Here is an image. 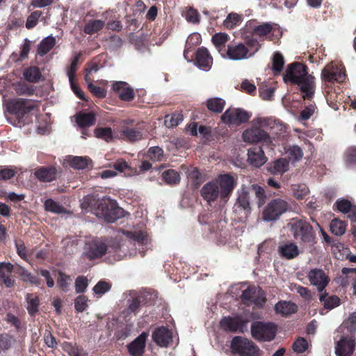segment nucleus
I'll use <instances>...</instances> for the list:
<instances>
[{"instance_id": "f257e3e1", "label": "nucleus", "mask_w": 356, "mask_h": 356, "mask_svg": "<svg viewBox=\"0 0 356 356\" xmlns=\"http://www.w3.org/2000/svg\"><path fill=\"white\" fill-rule=\"evenodd\" d=\"M285 83L291 82L298 84L304 99H310L313 97L315 89L314 77L307 72L305 65L293 63L290 64L283 76Z\"/></svg>"}, {"instance_id": "f03ea898", "label": "nucleus", "mask_w": 356, "mask_h": 356, "mask_svg": "<svg viewBox=\"0 0 356 356\" xmlns=\"http://www.w3.org/2000/svg\"><path fill=\"white\" fill-rule=\"evenodd\" d=\"M120 232L128 239V242L127 244L124 243L119 245L116 250L118 256L131 257L138 253L143 257L145 252L149 248V240L147 234L135 228Z\"/></svg>"}, {"instance_id": "7ed1b4c3", "label": "nucleus", "mask_w": 356, "mask_h": 356, "mask_svg": "<svg viewBox=\"0 0 356 356\" xmlns=\"http://www.w3.org/2000/svg\"><path fill=\"white\" fill-rule=\"evenodd\" d=\"M235 186V179H212L202 188L201 195L209 204L218 197L226 202Z\"/></svg>"}, {"instance_id": "20e7f679", "label": "nucleus", "mask_w": 356, "mask_h": 356, "mask_svg": "<svg viewBox=\"0 0 356 356\" xmlns=\"http://www.w3.org/2000/svg\"><path fill=\"white\" fill-rule=\"evenodd\" d=\"M258 120L255 118L251 122L252 127L245 129L242 134V139L245 143L253 144L263 143L269 145L272 142L271 136L265 130L261 123L257 124L255 121Z\"/></svg>"}, {"instance_id": "39448f33", "label": "nucleus", "mask_w": 356, "mask_h": 356, "mask_svg": "<svg viewBox=\"0 0 356 356\" xmlns=\"http://www.w3.org/2000/svg\"><path fill=\"white\" fill-rule=\"evenodd\" d=\"M95 213L108 222H114L121 215V209L117 207L109 198L104 197L97 201Z\"/></svg>"}, {"instance_id": "423d86ee", "label": "nucleus", "mask_w": 356, "mask_h": 356, "mask_svg": "<svg viewBox=\"0 0 356 356\" xmlns=\"http://www.w3.org/2000/svg\"><path fill=\"white\" fill-rule=\"evenodd\" d=\"M251 334L254 339L260 341H270L274 339L277 326L270 322L254 321L251 325Z\"/></svg>"}, {"instance_id": "0eeeda50", "label": "nucleus", "mask_w": 356, "mask_h": 356, "mask_svg": "<svg viewBox=\"0 0 356 356\" xmlns=\"http://www.w3.org/2000/svg\"><path fill=\"white\" fill-rule=\"evenodd\" d=\"M291 231L293 237L301 243L312 244L315 234L312 227L305 220H300L291 225Z\"/></svg>"}, {"instance_id": "6e6552de", "label": "nucleus", "mask_w": 356, "mask_h": 356, "mask_svg": "<svg viewBox=\"0 0 356 356\" xmlns=\"http://www.w3.org/2000/svg\"><path fill=\"white\" fill-rule=\"evenodd\" d=\"M3 106L4 112L8 111L10 114L22 117L32 111L35 103L29 99L18 98L3 101Z\"/></svg>"}, {"instance_id": "1a4fd4ad", "label": "nucleus", "mask_w": 356, "mask_h": 356, "mask_svg": "<svg viewBox=\"0 0 356 356\" xmlns=\"http://www.w3.org/2000/svg\"><path fill=\"white\" fill-rule=\"evenodd\" d=\"M232 351L239 356H259V349L252 341L235 337L231 342Z\"/></svg>"}, {"instance_id": "9d476101", "label": "nucleus", "mask_w": 356, "mask_h": 356, "mask_svg": "<svg viewBox=\"0 0 356 356\" xmlns=\"http://www.w3.org/2000/svg\"><path fill=\"white\" fill-rule=\"evenodd\" d=\"M287 209L288 203L285 200L280 198L273 200L264 209L262 218L266 222L276 221Z\"/></svg>"}, {"instance_id": "9b49d317", "label": "nucleus", "mask_w": 356, "mask_h": 356, "mask_svg": "<svg viewBox=\"0 0 356 356\" xmlns=\"http://www.w3.org/2000/svg\"><path fill=\"white\" fill-rule=\"evenodd\" d=\"M321 77L325 84L341 83L346 79L344 67L333 62L329 63L322 70Z\"/></svg>"}, {"instance_id": "f8f14e48", "label": "nucleus", "mask_w": 356, "mask_h": 356, "mask_svg": "<svg viewBox=\"0 0 356 356\" xmlns=\"http://www.w3.org/2000/svg\"><path fill=\"white\" fill-rule=\"evenodd\" d=\"M250 115L239 108H229L220 116L221 121L228 126H238L247 122Z\"/></svg>"}, {"instance_id": "ddd939ff", "label": "nucleus", "mask_w": 356, "mask_h": 356, "mask_svg": "<svg viewBox=\"0 0 356 356\" xmlns=\"http://www.w3.org/2000/svg\"><path fill=\"white\" fill-rule=\"evenodd\" d=\"M243 302L248 305H253L261 307L266 302L264 293L259 286H251L245 289L241 296Z\"/></svg>"}, {"instance_id": "4468645a", "label": "nucleus", "mask_w": 356, "mask_h": 356, "mask_svg": "<svg viewBox=\"0 0 356 356\" xmlns=\"http://www.w3.org/2000/svg\"><path fill=\"white\" fill-rule=\"evenodd\" d=\"M107 251V245L99 238L93 239L86 243L83 254L88 259L92 260L100 258Z\"/></svg>"}, {"instance_id": "2eb2a0df", "label": "nucleus", "mask_w": 356, "mask_h": 356, "mask_svg": "<svg viewBox=\"0 0 356 356\" xmlns=\"http://www.w3.org/2000/svg\"><path fill=\"white\" fill-rule=\"evenodd\" d=\"M226 54L232 60H245L254 56V53H250L249 49L243 43L229 45Z\"/></svg>"}, {"instance_id": "dca6fc26", "label": "nucleus", "mask_w": 356, "mask_h": 356, "mask_svg": "<svg viewBox=\"0 0 356 356\" xmlns=\"http://www.w3.org/2000/svg\"><path fill=\"white\" fill-rule=\"evenodd\" d=\"M257 124L261 123L265 130L270 135H280L285 131L286 126L281 121L273 118H258L255 121Z\"/></svg>"}, {"instance_id": "f3484780", "label": "nucleus", "mask_w": 356, "mask_h": 356, "mask_svg": "<svg viewBox=\"0 0 356 356\" xmlns=\"http://www.w3.org/2000/svg\"><path fill=\"white\" fill-rule=\"evenodd\" d=\"M200 172L196 168L193 167H182L177 172L172 169L166 170L162 173V178H180L181 177H186L187 178H199L201 177Z\"/></svg>"}, {"instance_id": "a211bd4d", "label": "nucleus", "mask_w": 356, "mask_h": 356, "mask_svg": "<svg viewBox=\"0 0 356 356\" xmlns=\"http://www.w3.org/2000/svg\"><path fill=\"white\" fill-rule=\"evenodd\" d=\"M307 277L310 283L316 286L320 292L323 291L329 282L328 277L323 270L319 268L312 269Z\"/></svg>"}, {"instance_id": "6ab92c4d", "label": "nucleus", "mask_w": 356, "mask_h": 356, "mask_svg": "<svg viewBox=\"0 0 356 356\" xmlns=\"http://www.w3.org/2000/svg\"><path fill=\"white\" fill-rule=\"evenodd\" d=\"M355 341L351 337H343L336 343L335 353L337 356H350L355 349Z\"/></svg>"}, {"instance_id": "aec40b11", "label": "nucleus", "mask_w": 356, "mask_h": 356, "mask_svg": "<svg viewBox=\"0 0 356 356\" xmlns=\"http://www.w3.org/2000/svg\"><path fill=\"white\" fill-rule=\"evenodd\" d=\"M277 252L280 258L290 260L297 257L300 254V250L296 244L287 241L278 246Z\"/></svg>"}, {"instance_id": "412c9836", "label": "nucleus", "mask_w": 356, "mask_h": 356, "mask_svg": "<svg viewBox=\"0 0 356 356\" xmlns=\"http://www.w3.org/2000/svg\"><path fill=\"white\" fill-rule=\"evenodd\" d=\"M148 334L143 332L128 345V350L131 356H143Z\"/></svg>"}, {"instance_id": "4be33fe9", "label": "nucleus", "mask_w": 356, "mask_h": 356, "mask_svg": "<svg viewBox=\"0 0 356 356\" xmlns=\"http://www.w3.org/2000/svg\"><path fill=\"white\" fill-rule=\"evenodd\" d=\"M213 59L206 48H200L196 52L195 65L202 71L208 72L211 68Z\"/></svg>"}, {"instance_id": "5701e85b", "label": "nucleus", "mask_w": 356, "mask_h": 356, "mask_svg": "<svg viewBox=\"0 0 356 356\" xmlns=\"http://www.w3.org/2000/svg\"><path fill=\"white\" fill-rule=\"evenodd\" d=\"M220 325L223 329L230 332H243L245 322L239 316L225 317L220 321Z\"/></svg>"}, {"instance_id": "b1692460", "label": "nucleus", "mask_w": 356, "mask_h": 356, "mask_svg": "<svg viewBox=\"0 0 356 356\" xmlns=\"http://www.w3.org/2000/svg\"><path fill=\"white\" fill-rule=\"evenodd\" d=\"M152 339L158 346L167 347L172 340V332L165 327H160L153 332Z\"/></svg>"}, {"instance_id": "393cba45", "label": "nucleus", "mask_w": 356, "mask_h": 356, "mask_svg": "<svg viewBox=\"0 0 356 356\" xmlns=\"http://www.w3.org/2000/svg\"><path fill=\"white\" fill-rule=\"evenodd\" d=\"M90 161V159L87 156L67 155L63 159V164L75 170H83L88 166Z\"/></svg>"}, {"instance_id": "a878e982", "label": "nucleus", "mask_w": 356, "mask_h": 356, "mask_svg": "<svg viewBox=\"0 0 356 356\" xmlns=\"http://www.w3.org/2000/svg\"><path fill=\"white\" fill-rule=\"evenodd\" d=\"M248 161L251 165L255 167H260L266 162L267 158L261 147H255L248 150Z\"/></svg>"}, {"instance_id": "bb28decb", "label": "nucleus", "mask_w": 356, "mask_h": 356, "mask_svg": "<svg viewBox=\"0 0 356 356\" xmlns=\"http://www.w3.org/2000/svg\"><path fill=\"white\" fill-rule=\"evenodd\" d=\"M289 169V161L285 158L277 159L267 166L268 171L273 175H282Z\"/></svg>"}, {"instance_id": "cd10ccee", "label": "nucleus", "mask_w": 356, "mask_h": 356, "mask_svg": "<svg viewBox=\"0 0 356 356\" xmlns=\"http://www.w3.org/2000/svg\"><path fill=\"white\" fill-rule=\"evenodd\" d=\"M112 88L119 94V97L124 101H131L134 97V92L132 88L127 86L124 81H117L113 84Z\"/></svg>"}, {"instance_id": "c85d7f7f", "label": "nucleus", "mask_w": 356, "mask_h": 356, "mask_svg": "<svg viewBox=\"0 0 356 356\" xmlns=\"http://www.w3.org/2000/svg\"><path fill=\"white\" fill-rule=\"evenodd\" d=\"M31 177L32 172L31 170H23L17 167H6L0 170V178H13V177Z\"/></svg>"}, {"instance_id": "c756f323", "label": "nucleus", "mask_w": 356, "mask_h": 356, "mask_svg": "<svg viewBox=\"0 0 356 356\" xmlns=\"http://www.w3.org/2000/svg\"><path fill=\"white\" fill-rule=\"evenodd\" d=\"M275 312L282 316H287L293 314L297 311L296 304L291 302H280L275 305Z\"/></svg>"}, {"instance_id": "7c9ffc66", "label": "nucleus", "mask_w": 356, "mask_h": 356, "mask_svg": "<svg viewBox=\"0 0 356 356\" xmlns=\"http://www.w3.org/2000/svg\"><path fill=\"white\" fill-rule=\"evenodd\" d=\"M16 273L24 282H29L35 286H39L41 283L38 277L33 275L22 266H19Z\"/></svg>"}, {"instance_id": "2f4dec72", "label": "nucleus", "mask_w": 356, "mask_h": 356, "mask_svg": "<svg viewBox=\"0 0 356 356\" xmlns=\"http://www.w3.org/2000/svg\"><path fill=\"white\" fill-rule=\"evenodd\" d=\"M56 38L51 35H49L43 39L38 45V54L40 56L47 54L55 45Z\"/></svg>"}, {"instance_id": "473e14b6", "label": "nucleus", "mask_w": 356, "mask_h": 356, "mask_svg": "<svg viewBox=\"0 0 356 356\" xmlns=\"http://www.w3.org/2000/svg\"><path fill=\"white\" fill-rule=\"evenodd\" d=\"M237 205L243 211L245 216L250 213L251 207L248 193L243 189L238 197Z\"/></svg>"}, {"instance_id": "72a5a7b5", "label": "nucleus", "mask_w": 356, "mask_h": 356, "mask_svg": "<svg viewBox=\"0 0 356 356\" xmlns=\"http://www.w3.org/2000/svg\"><path fill=\"white\" fill-rule=\"evenodd\" d=\"M113 167L115 170H106L103 171L102 173V178H111L115 177L118 175L116 171L122 172L126 169L129 168L127 163L124 160L117 161L114 164Z\"/></svg>"}, {"instance_id": "f704fd0d", "label": "nucleus", "mask_w": 356, "mask_h": 356, "mask_svg": "<svg viewBox=\"0 0 356 356\" xmlns=\"http://www.w3.org/2000/svg\"><path fill=\"white\" fill-rule=\"evenodd\" d=\"M76 122L82 127L91 126L95 122V115L92 113L80 112L76 115Z\"/></svg>"}, {"instance_id": "c9c22d12", "label": "nucleus", "mask_w": 356, "mask_h": 356, "mask_svg": "<svg viewBox=\"0 0 356 356\" xmlns=\"http://www.w3.org/2000/svg\"><path fill=\"white\" fill-rule=\"evenodd\" d=\"M207 106L212 112L221 113L225 106V101L220 97L209 98L207 101Z\"/></svg>"}, {"instance_id": "e433bc0d", "label": "nucleus", "mask_w": 356, "mask_h": 356, "mask_svg": "<svg viewBox=\"0 0 356 356\" xmlns=\"http://www.w3.org/2000/svg\"><path fill=\"white\" fill-rule=\"evenodd\" d=\"M347 224L338 218L333 219L330 224V232L336 236H342L346 232Z\"/></svg>"}, {"instance_id": "4c0bfd02", "label": "nucleus", "mask_w": 356, "mask_h": 356, "mask_svg": "<svg viewBox=\"0 0 356 356\" xmlns=\"http://www.w3.org/2000/svg\"><path fill=\"white\" fill-rule=\"evenodd\" d=\"M62 348L70 356H88V353L82 348L73 346L69 342H64Z\"/></svg>"}, {"instance_id": "58836bf2", "label": "nucleus", "mask_w": 356, "mask_h": 356, "mask_svg": "<svg viewBox=\"0 0 356 356\" xmlns=\"http://www.w3.org/2000/svg\"><path fill=\"white\" fill-rule=\"evenodd\" d=\"M44 207L46 211L54 213L60 214L66 213L65 209L62 205L51 198L45 200Z\"/></svg>"}, {"instance_id": "ea45409f", "label": "nucleus", "mask_w": 356, "mask_h": 356, "mask_svg": "<svg viewBox=\"0 0 356 356\" xmlns=\"http://www.w3.org/2000/svg\"><path fill=\"white\" fill-rule=\"evenodd\" d=\"M105 24V22L101 19H92L88 22L84 27V32L87 34H93L101 30Z\"/></svg>"}, {"instance_id": "a19ab883", "label": "nucleus", "mask_w": 356, "mask_h": 356, "mask_svg": "<svg viewBox=\"0 0 356 356\" xmlns=\"http://www.w3.org/2000/svg\"><path fill=\"white\" fill-rule=\"evenodd\" d=\"M321 302H323L325 308L332 309L340 304V299L336 296L327 298V293L321 294L319 297Z\"/></svg>"}, {"instance_id": "79ce46f5", "label": "nucleus", "mask_w": 356, "mask_h": 356, "mask_svg": "<svg viewBox=\"0 0 356 356\" xmlns=\"http://www.w3.org/2000/svg\"><path fill=\"white\" fill-rule=\"evenodd\" d=\"M23 74L26 80L32 83L39 81L41 78L40 72L37 67H29L24 72Z\"/></svg>"}, {"instance_id": "37998d69", "label": "nucleus", "mask_w": 356, "mask_h": 356, "mask_svg": "<svg viewBox=\"0 0 356 356\" xmlns=\"http://www.w3.org/2000/svg\"><path fill=\"white\" fill-rule=\"evenodd\" d=\"M201 42V36L197 33L191 34L186 42V49L184 52V56L187 59V54L191 51V49L195 45H197Z\"/></svg>"}, {"instance_id": "c03bdc74", "label": "nucleus", "mask_w": 356, "mask_h": 356, "mask_svg": "<svg viewBox=\"0 0 356 356\" xmlns=\"http://www.w3.org/2000/svg\"><path fill=\"white\" fill-rule=\"evenodd\" d=\"M183 120V115L180 113L168 115L165 117L164 124L168 128H172L179 125Z\"/></svg>"}, {"instance_id": "a18cd8bd", "label": "nucleus", "mask_w": 356, "mask_h": 356, "mask_svg": "<svg viewBox=\"0 0 356 356\" xmlns=\"http://www.w3.org/2000/svg\"><path fill=\"white\" fill-rule=\"evenodd\" d=\"M286 154L289 160L294 161H298L302 159L303 156V152L302 149L298 145H293L289 147L286 150Z\"/></svg>"}, {"instance_id": "49530a36", "label": "nucleus", "mask_w": 356, "mask_h": 356, "mask_svg": "<svg viewBox=\"0 0 356 356\" xmlns=\"http://www.w3.org/2000/svg\"><path fill=\"white\" fill-rule=\"evenodd\" d=\"M272 63V70H273L274 73H280L282 70L284 65L283 56L279 52H275L273 56Z\"/></svg>"}, {"instance_id": "de8ad7c7", "label": "nucleus", "mask_w": 356, "mask_h": 356, "mask_svg": "<svg viewBox=\"0 0 356 356\" xmlns=\"http://www.w3.org/2000/svg\"><path fill=\"white\" fill-rule=\"evenodd\" d=\"M56 170L54 167H42L35 171L36 178H51L55 176Z\"/></svg>"}, {"instance_id": "09e8293b", "label": "nucleus", "mask_w": 356, "mask_h": 356, "mask_svg": "<svg viewBox=\"0 0 356 356\" xmlns=\"http://www.w3.org/2000/svg\"><path fill=\"white\" fill-rule=\"evenodd\" d=\"M241 20H242L241 15H240L237 13H229L227 15V18L225 19L224 25L227 28L232 29L234 26L238 25L241 22Z\"/></svg>"}, {"instance_id": "8fccbe9b", "label": "nucleus", "mask_w": 356, "mask_h": 356, "mask_svg": "<svg viewBox=\"0 0 356 356\" xmlns=\"http://www.w3.org/2000/svg\"><path fill=\"white\" fill-rule=\"evenodd\" d=\"M89 284L88 279L85 276H79L75 280L74 288L76 293H83L86 291Z\"/></svg>"}, {"instance_id": "3c124183", "label": "nucleus", "mask_w": 356, "mask_h": 356, "mask_svg": "<svg viewBox=\"0 0 356 356\" xmlns=\"http://www.w3.org/2000/svg\"><path fill=\"white\" fill-rule=\"evenodd\" d=\"M343 161L347 166L356 163V147H350L345 151Z\"/></svg>"}, {"instance_id": "603ef678", "label": "nucleus", "mask_w": 356, "mask_h": 356, "mask_svg": "<svg viewBox=\"0 0 356 356\" xmlns=\"http://www.w3.org/2000/svg\"><path fill=\"white\" fill-rule=\"evenodd\" d=\"M26 300L28 302V312L30 315L33 316L38 310L39 299L38 297H33L31 294H28Z\"/></svg>"}, {"instance_id": "864d4df0", "label": "nucleus", "mask_w": 356, "mask_h": 356, "mask_svg": "<svg viewBox=\"0 0 356 356\" xmlns=\"http://www.w3.org/2000/svg\"><path fill=\"white\" fill-rule=\"evenodd\" d=\"M184 17L189 23L198 24L200 22V15L198 11L193 8H188L184 14Z\"/></svg>"}, {"instance_id": "5fc2aeb1", "label": "nucleus", "mask_w": 356, "mask_h": 356, "mask_svg": "<svg viewBox=\"0 0 356 356\" xmlns=\"http://www.w3.org/2000/svg\"><path fill=\"white\" fill-rule=\"evenodd\" d=\"M14 339L7 334L0 335V355L11 348Z\"/></svg>"}, {"instance_id": "6e6d98bb", "label": "nucleus", "mask_w": 356, "mask_h": 356, "mask_svg": "<svg viewBox=\"0 0 356 356\" xmlns=\"http://www.w3.org/2000/svg\"><path fill=\"white\" fill-rule=\"evenodd\" d=\"M334 206L337 207V209L343 213H348L351 209L353 204L351 202L344 198L338 199L334 203Z\"/></svg>"}, {"instance_id": "4d7b16f0", "label": "nucleus", "mask_w": 356, "mask_h": 356, "mask_svg": "<svg viewBox=\"0 0 356 356\" xmlns=\"http://www.w3.org/2000/svg\"><path fill=\"white\" fill-rule=\"evenodd\" d=\"M229 36L226 33H218L212 37V42L216 48L220 51L221 47L228 41Z\"/></svg>"}, {"instance_id": "13d9d810", "label": "nucleus", "mask_w": 356, "mask_h": 356, "mask_svg": "<svg viewBox=\"0 0 356 356\" xmlns=\"http://www.w3.org/2000/svg\"><path fill=\"white\" fill-rule=\"evenodd\" d=\"M95 135L97 138L109 141L112 139V131L111 128H97L95 129Z\"/></svg>"}, {"instance_id": "bf43d9fd", "label": "nucleus", "mask_w": 356, "mask_h": 356, "mask_svg": "<svg viewBox=\"0 0 356 356\" xmlns=\"http://www.w3.org/2000/svg\"><path fill=\"white\" fill-rule=\"evenodd\" d=\"M308 348V343L305 338H298L293 344V349L297 353H304Z\"/></svg>"}, {"instance_id": "052dcab7", "label": "nucleus", "mask_w": 356, "mask_h": 356, "mask_svg": "<svg viewBox=\"0 0 356 356\" xmlns=\"http://www.w3.org/2000/svg\"><path fill=\"white\" fill-rule=\"evenodd\" d=\"M122 134L130 141H136L142 138V134L138 129H127Z\"/></svg>"}, {"instance_id": "680f3d73", "label": "nucleus", "mask_w": 356, "mask_h": 356, "mask_svg": "<svg viewBox=\"0 0 356 356\" xmlns=\"http://www.w3.org/2000/svg\"><path fill=\"white\" fill-rule=\"evenodd\" d=\"M292 191L294 196L298 199L304 197L309 193V189L305 184H294L292 186Z\"/></svg>"}, {"instance_id": "e2e57ef3", "label": "nucleus", "mask_w": 356, "mask_h": 356, "mask_svg": "<svg viewBox=\"0 0 356 356\" xmlns=\"http://www.w3.org/2000/svg\"><path fill=\"white\" fill-rule=\"evenodd\" d=\"M140 300L138 297H132L128 300L127 312L136 315L139 310Z\"/></svg>"}, {"instance_id": "0e129e2a", "label": "nucleus", "mask_w": 356, "mask_h": 356, "mask_svg": "<svg viewBox=\"0 0 356 356\" xmlns=\"http://www.w3.org/2000/svg\"><path fill=\"white\" fill-rule=\"evenodd\" d=\"M80 56H81V54H79L74 56L73 60L72 61V63L70 64V66L69 67V68L67 70V75L68 76L70 82L74 81V77L75 76V73H76V71L77 69V65H78V62H79Z\"/></svg>"}, {"instance_id": "69168bd1", "label": "nucleus", "mask_w": 356, "mask_h": 356, "mask_svg": "<svg viewBox=\"0 0 356 356\" xmlns=\"http://www.w3.org/2000/svg\"><path fill=\"white\" fill-rule=\"evenodd\" d=\"M88 298L85 296H79L74 300V308L76 312H82L88 307Z\"/></svg>"}, {"instance_id": "338daca9", "label": "nucleus", "mask_w": 356, "mask_h": 356, "mask_svg": "<svg viewBox=\"0 0 356 356\" xmlns=\"http://www.w3.org/2000/svg\"><path fill=\"white\" fill-rule=\"evenodd\" d=\"M272 31V25L270 23H264L254 28V33L259 36H264Z\"/></svg>"}, {"instance_id": "774afa93", "label": "nucleus", "mask_w": 356, "mask_h": 356, "mask_svg": "<svg viewBox=\"0 0 356 356\" xmlns=\"http://www.w3.org/2000/svg\"><path fill=\"white\" fill-rule=\"evenodd\" d=\"M110 289L111 285L109 283L105 281H99L93 287L92 290L95 294L103 295L105 293L108 292L110 290Z\"/></svg>"}]
</instances>
